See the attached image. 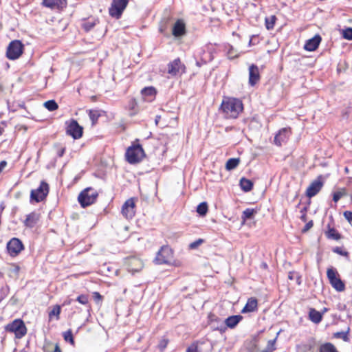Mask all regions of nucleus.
I'll return each mask as SVG.
<instances>
[{
    "mask_svg": "<svg viewBox=\"0 0 352 352\" xmlns=\"http://www.w3.org/2000/svg\"><path fill=\"white\" fill-rule=\"evenodd\" d=\"M221 109L227 118L236 119L243 111V104L239 98L227 97L223 100Z\"/></svg>",
    "mask_w": 352,
    "mask_h": 352,
    "instance_id": "f257e3e1",
    "label": "nucleus"
},
{
    "mask_svg": "<svg viewBox=\"0 0 352 352\" xmlns=\"http://www.w3.org/2000/svg\"><path fill=\"white\" fill-rule=\"evenodd\" d=\"M126 161L131 164L139 163L145 157V153L140 144H133L126 151Z\"/></svg>",
    "mask_w": 352,
    "mask_h": 352,
    "instance_id": "f03ea898",
    "label": "nucleus"
},
{
    "mask_svg": "<svg viewBox=\"0 0 352 352\" xmlns=\"http://www.w3.org/2000/svg\"><path fill=\"white\" fill-rule=\"evenodd\" d=\"M98 197V193L96 189L87 187L80 192L78 201L82 208H86L94 204Z\"/></svg>",
    "mask_w": 352,
    "mask_h": 352,
    "instance_id": "7ed1b4c3",
    "label": "nucleus"
},
{
    "mask_svg": "<svg viewBox=\"0 0 352 352\" xmlns=\"http://www.w3.org/2000/svg\"><path fill=\"white\" fill-rule=\"evenodd\" d=\"M24 45L19 40L11 41L6 51V57L10 60H16L19 58L23 52Z\"/></svg>",
    "mask_w": 352,
    "mask_h": 352,
    "instance_id": "20e7f679",
    "label": "nucleus"
},
{
    "mask_svg": "<svg viewBox=\"0 0 352 352\" xmlns=\"http://www.w3.org/2000/svg\"><path fill=\"white\" fill-rule=\"evenodd\" d=\"M49 192V185L44 181H42L39 186L30 192V202L38 203L42 201L47 196Z\"/></svg>",
    "mask_w": 352,
    "mask_h": 352,
    "instance_id": "39448f33",
    "label": "nucleus"
},
{
    "mask_svg": "<svg viewBox=\"0 0 352 352\" xmlns=\"http://www.w3.org/2000/svg\"><path fill=\"white\" fill-rule=\"evenodd\" d=\"M7 331L14 333L16 338H23L27 333V328L24 322L21 319H16L6 327Z\"/></svg>",
    "mask_w": 352,
    "mask_h": 352,
    "instance_id": "423d86ee",
    "label": "nucleus"
},
{
    "mask_svg": "<svg viewBox=\"0 0 352 352\" xmlns=\"http://www.w3.org/2000/svg\"><path fill=\"white\" fill-rule=\"evenodd\" d=\"M327 276L330 284L336 291L343 292L345 289V285L335 269H327Z\"/></svg>",
    "mask_w": 352,
    "mask_h": 352,
    "instance_id": "0eeeda50",
    "label": "nucleus"
},
{
    "mask_svg": "<svg viewBox=\"0 0 352 352\" xmlns=\"http://www.w3.org/2000/svg\"><path fill=\"white\" fill-rule=\"evenodd\" d=\"M128 3L129 0H112L109 9V15L117 19H120Z\"/></svg>",
    "mask_w": 352,
    "mask_h": 352,
    "instance_id": "6e6552de",
    "label": "nucleus"
},
{
    "mask_svg": "<svg viewBox=\"0 0 352 352\" xmlns=\"http://www.w3.org/2000/svg\"><path fill=\"white\" fill-rule=\"evenodd\" d=\"M66 133L67 135L75 140L79 139L82 136L83 128L76 120L72 119L69 122H66Z\"/></svg>",
    "mask_w": 352,
    "mask_h": 352,
    "instance_id": "1a4fd4ad",
    "label": "nucleus"
},
{
    "mask_svg": "<svg viewBox=\"0 0 352 352\" xmlns=\"http://www.w3.org/2000/svg\"><path fill=\"white\" fill-rule=\"evenodd\" d=\"M173 258V251L167 245L162 246L157 252L155 261L157 264L169 263Z\"/></svg>",
    "mask_w": 352,
    "mask_h": 352,
    "instance_id": "9d476101",
    "label": "nucleus"
},
{
    "mask_svg": "<svg viewBox=\"0 0 352 352\" xmlns=\"http://www.w3.org/2000/svg\"><path fill=\"white\" fill-rule=\"evenodd\" d=\"M6 248L8 254L14 257L24 249V245L20 239L13 237L8 242Z\"/></svg>",
    "mask_w": 352,
    "mask_h": 352,
    "instance_id": "9b49d317",
    "label": "nucleus"
},
{
    "mask_svg": "<svg viewBox=\"0 0 352 352\" xmlns=\"http://www.w3.org/2000/svg\"><path fill=\"white\" fill-rule=\"evenodd\" d=\"M186 72V67L179 58L168 64V73L172 76L182 75Z\"/></svg>",
    "mask_w": 352,
    "mask_h": 352,
    "instance_id": "f8f14e48",
    "label": "nucleus"
},
{
    "mask_svg": "<svg viewBox=\"0 0 352 352\" xmlns=\"http://www.w3.org/2000/svg\"><path fill=\"white\" fill-rule=\"evenodd\" d=\"M135 199H127L122 206V214L126 219H132L135 215Z\"/></svg>",
    "mask_w": 352,
    "mask_h": 352,
    "instance_id": "ddd939ff",
    "label": "nucleus"
},
{
    "mask_svg": "<svg viewBox=\"0 0 352 352\" xmlns=\"http://www.w3.org/2000/svg\"><path fill=\"white\" fill-rule=\"evenodd\" d=\"M322 186L323 182L321 180V176H320L308 186L306 190V196L309 198L316 196L320 191Z\"/></svg>",
    "mask_w": 352,
    "mask_h": 352,
    "instance_id": "4468645a",
    "label": "nucleus"
},
{
    "mask_svg": "<svg viewBox=\"0 0 352 352\" xmlns=\"http://www.w3.org/2000/svg\"><path fill=\"white\" fill-rule=\"evenodd\" d=\"M208 324L212 330H218L224 331L226 327L221 319L212 313H210L208 316Z\"/></svg>",
    "mask_w": 352,
    "mask_h": 352,
    "instance_id": "2eb2a0df",
    "label": "nucleus"
},
{
    "mask_svg": "<svg viewBox=\"0 0 352 352\" xmlns=\"http://www.w3.org/2000/svg\"><path fill=\"white\" fill-rule=\"evenodd\" d=\"M290 133L291 132L289 128H283L280 129L274 137V144L278 146H280L283 143H285L287 141Z\"/></svg>",
    "mask_w": 352,
    "mask_h": 352,
    "instance_id": "dca6fc26",
    "label": "nucleus"
},
{
    "mask_svg": "<svg viewBox=\"0 0 352 352\" xmlns=\"http://www.w3.org/2000/svg\"><path fill=\"white\" fill-rule=\"evenodd\" d=\"M42 4L51 9L61 10L66 8L67 1V0H43Z\"/></svg>",
    "mask_w": 352,
    "mask_h": 352,
    "instance_id": "f3484780",
    "label": "nucleus"
},
{
    "mask_svg": "<svg viewBox=\"0 0 352 352\" xmlns=\"http://www.w3.org/2000/svg\"><path fill=\"white\" fill-rule=\"evenodd\" d=\"M260 80V74L257 65L252 64L249 67V84L255 85Z\"/></svg>",
    "mask_w": 352,
    "mask_h": 352,
    "instance_id": "a211bd4d",
    "label": "nucleus"
},
{
    "mask_svg": "<svg viewBox=\"0 0 352 352\" xmlns=\"http://www.w3.org/2000/svg\"><path fill=\"white\" fill-rule=\"evenodd\" d=\"M186 25L182 19H178L174 24L172 30L173 35L176 37H181L186 34Z\"/></svg>",
    "mask_w": 352,
    "mask_h": 352,
    "instance_id": "6ab92c4d",
    "label": "nucleus"
},
{
    "mask_svg": "<svg viewBox=\"0 0 352 352\" xmlns=\"http://www.w3.org/2000/svg\"><path fill=\"white\" fill-rule=\"evenodd\" d=\"M322 38L319 34H316L313 38L307 41L305 44L304 48L307 51H315L319 46Z\"/></svg>",
    "mask_w": 352,
    "mask_h": 352,
    "instance_id": "aec40b11",
    "label": "nucleus"
},
{
    "mask_svg": "<svg viewBox=\"0 0 352 352\" xmlns=\"http://www.w3.org/2000/svg\"><path fill=\"white\" fill-rule=\"evenodd\" d=\"M40 219V214L35 211L32 212L26 216L25 219L23 221L24 226L28 228H34Z\"/></svg>",
    "mask_w": 352,
    "mask_h": 352,
    "instance_id": "412c9836",
    "label": "nucleus"
},
{
    "mask_svg": "<svg viewBox=\"0 0 352 352\" xmlns=\"http://www.w3.org/2000/svg\"><path fill=\"white\" fill-rule=\"evenodd\" d=\"M157 91L154 87H146L141 90V95L144 101L151 102L155 98Z\"/></svg>",
    "mask_w": 352,
    "mask_h": 352,
    "instance_id": "4be33fe9",
    "label": "nucleus"
},
{
    "mask_svg": "<svg viewBox=\"0 0 352 352\" xmlns=\"http://www.w3.org/2000/svg\"><path fill=\"white\" fill-rule=\"evenodd\" d=\"M258 309V301L255 298H248L245 305L241 310L242 314L250 313L257 311Z\"/></svg>",
    "mask_w": 352,
    "mask_h": 352,
    "instance_id": "5701e85b",
    "label": "nucleus"
},
{
    "mask_svg": "<svg viewBox=\"0 0 352 352\" xmlns=\"http://www.w3.org/2000/svg\"><path fill=\"white\" fill-rule=\"evenodd\" d=\"M243 319V316L241 315H234L228 317L225 321V327L230 329L234 328Z\"/></svg>",
    "mask_w": 352,
    "mask_h": 352,
    "instance_id": "b1692460",
    "label": "nucleus"
},
{
    "mask_svg": "<svg viewBox=\"0 0 352 352\" xmlns=\"http://www.w3.org/2000/svg\"><path fill=\"white\" fill-rule=\"evenodd\" d=\"M309 318L311 322L318 324L321 322L322 315L320 311L316 310L314 308H310L309 311Z\"/></svg>",
    "mask_w": 352,
    "mask_h": 352,
    "instance_id": "393cba45",
    "label": "nucleus"
},
{
    "mask_svg": "<svg viewBox=\"0 0 352 352\" xmlns=\"http://www.w3.org/2000/svg\"><path fill=\"white\" fill-rule=\"evenodd\" d=\"M239 186L244 192H249L252 189L254 184L250 179L242 177L239 181Z\"/></svg>",
    "mask_w": 352,
    "mask_h": 352,
    "instance_id": "a878e982",
    "label": "nucleus"
},
{
    "mask_svg": "<svg viewBox=\"0 0 352 352\" xmlns=\"http://www.w3.org/2000/svg\"><path fill=\"white\" fill-rule=\"evenodd\" d=\"M240 163V158H230L226 164L227 170H232L236 168Z\"/></svg>",
    "mask_w": 352,
    "mask_h": 352,
    "instance_id": "bb28decb",
    "label": "nucleus"
},
{
    "mask_svg": "<svg viewBox=\"0 0 352 352\" xmlns=\"http://www.w3.org/2000/svg\"><path fill=\"white\" fill-rule=\"evenodd\" d=\"M256 210L253 208H246L242 213L241 218L243 221L247 219H252L254 218V215L256 214Z\"/></svg>",
    "mask_w": 352,
    "mask_h": 352,
    "instance_id": "cd10ccee",
    "label": "nucleus"
},
{
    "mask_svg": "<svg viewBox=\"0 0 352 352\" xmlns=\"http://www.w3.org/2000/svg\"><path fill=\"white\" fill-rule=\"evenodd\" d=\"M101 116L100 111L98 109H90L89 110V117L91 120L92 125H95L99 117Z\"/></svg>",
    "mask_w": 352,
    "mask_h": 352,
    "instance_id": "c85d7f7f",
    "label": "nucleus"
},
{
    "mask_svg": "<svg viewBox=\"0 0 352 352\" xmlns=\"http://www.w3.org/2000/svg\"><path fill=\"white\" fill-rule=\"evenodd\" d=\"M326 235L327 238L334 240H339L342 237L340 234L333 228H329Z\"/></svg>",
    "mask_w": 352,
    "mask_h": 352,
    "instance_id": "c756f323",
    "label": "nucleus"
},
{
    "mask_svg": "<svg viewBox=\"0 0 352 352\" xmlns=\"http://www.w3.org/2000/svg\"><path fill=\"white\" fill-rule=\"evenodd\" d=\"M320 352H338L335 346L330 343L327 342L323 344L320 347Z\"/></svg>",
    "mask_w": 352,
    "mask_h": 352,
    "instance_id": "7c9ffc66",
    "label": "nucleus"
},
{
    "mask_svg": "<svg viewBox=\"0 0 352 352\" xmlns=\"http://www.w3.org/2000/svg\"><path fill=\"white\" fill-rule=\"evenodd\" d=\"M350 331V327L347 328V330L346 331H338L333 333V337L335 338H340L342 339L344 342H349V333Z\"/></svg>",
    "mask_w": 352,
    "mask_h": 352,
    "instance_id": "2f4dec72",
    "label": "nucleus"
},
{
    "mask_svg": "<svg viewBox=\"0 0 352 352\" xmlns=\"http://www.w3.org/2000/svg\"><path fill=\"white\" fill-rule=\"evenodd\" d=\"M276 19L275 15H271L265 18V22L267 30H270L274 28Z\"/></svg>",
    "mask_w": 352,
    "mask_h": 352,
    "instance_id": "473e14b6",
    "label": "nucleus"
},
{
    "mask_svg": "<svg viewBox=\"0 0 352 352\" xmlns=\"http://www.w3.org/2000/svg\"><path fill=\"white\" fill-rule=\"evenodd\" d=\"M44 107L50 111H55L58 108V105L54 100H50L45 102Z\"/></svg>",
    "mask_w": 352,
    "mask_h": 352,
    "instance_id": "72a5a7b5",
    "label": "nucleus"
},
{
    "mask_svg": "<svg viewBox=\"0 0 352 352\" xmlns=\"http://www.w3.org/2000/svg\"><path fill=\"white\" fill-rule=\"evenodd\" d=\"M197 212L200 216H205L208 212V204L206 202L200 203L197 207Z\"/></svg>",
    "mask_w": 352,
    "mask_h": 352,
    "instance_id": "f704fd0d",
    "label": "nucleus"
},
{
    "mask_svg": "<svg viewBox=\"0 0 352 352\" xmlns=\"http://www.w3.org/2000/svg\"><path fill=\"white\" fill-rule=\"evenodd\" d=\"M276 341V338L270 340L267 342V344L266 347L262 351V352H272L276 349L275 344Z\"/></svg>",
    "mask_w": 352,
    "mask_h": 352,
    "instance_id": "c9c22d12",
    "label": "nucleus"
},
{
    "mask_svg": "<svg viewBox=\"0 0 352 352\" xmlns=\"http://www.w3.org/2000/svg\"><path fill=\"white\" fill-rule=\"evenodd\" d=\"M138 102L135 98H131L129 102V109L133 112L131 113V116H133L137 112Z\"/></svg>",
    "mask_w": 352,
    "mask_h": 352,
    "instance_id": "e433bc0d",
    "label": "nucleus"
},
{
    "mask_svg": "<svg viewBox=\"0 0 352 352\" xmlns=\"http://www.w3.org/2000/svg\"><path fill=\"white\" fill-rule=\"evenodd\" d=\"M63 338L66 342H69L74 344V340L72 335V332L70 329L63 333Z\"/></svg>",
    "mask_w": 352,
    "mask_h": 352,
    "instance_id": "4c0bfd02",
    "label": "nucleus"
},
{
    "mask_svg": "<svg viewBox=\"0 0 352 352\" xmlns=\"http://www.w3.org/2000/svg\"><path fill=\"white\" fill-rule=\"evenodd\" d=\"M342 36L346 40H352V28H347L343 30Z\"/></svg>",
    "mask_w": 352,
    "mask_h": 352,
    "instance_id": "58836bf2",
    "label": "nucleus"
},
{
    "mask_svg": "<svg viewBox=\"0 0 352 352\" xmlns=\"http://www.w3.org/2000/svg\"><path fill=\"white\" fill-rule=\"evenodd\" d=\"M60 313V307L58 305H55L52 311L49 313V316L52 317V316H56L57 319L59 318V315Z\"/></svg>",
    "mask_w": 352,
    "mask_h": 352,
    "instance_id": "ea45409f",
    "label": "nucleus"
},
{
    "mask_svg": "<svg viewBox=\"0 0 352 352\" xmlns=\"http://www.w3.org/2000/svg\"><path fill=\"white\" fill-rule=\"evenodd\" d=\"M95 25V21H88L83 23L82 27L86 32H89L94 28Z\"/></svg>",
    "mask_w": 352,
    "mask_h": 352,
    "instance_id": "a19ab883",
    "label": "nucleus"
},
{
    "mask_svg": "<svg viewBox=\"0 0 352 352\" xmlns=\"http://www.w3.org/2000/svg\"><path fill=\"white\" fill-rule=\"evenodd\" d=\"M288 278L289 280H296V283L300 284V277L298 273L295 272H289L288 274Z\"/></svg>",
    "mask_w": 352,
    "mask_h": 352,
    "instance_id": "79ce46f5",
    "label": "nucleus"
},
{
    "mask_svg": "<svg viewBox=\"0 0 352 352\" xmlns=\"http://www.w3.org/2000/svg\"><path fill=\"white\" fill-rule=\"evenodd\" d=\"M76 300L82 305H87L89 302V298L87 295L81 294L77 297Z\"/></svg>",
    "mask_w": 352,
    "mask_h": 352,
    "instance_id": "37998d69",
    "label": "nucleus"
},
{
    "mask_svg": "<svg viewBox=\"0 0 352 352\" xmlns=\"http://www.w3.org/2000/svg\"><path fill=\"white\" fill-rule=\"evenodd\" d=\"M333 252L340 254L341 256H344L346 257H349V252L346 251H343L341 248L340 247H336L333 249Z\"/></svg>",
    "mask_w": 352,
    "mask_h": 352,
    "instance_id": "c03bdc74",
    "label": "nucleus"
},
{
    "mask_svg": "<svg viewBox=\"0 0 352 352\" xmlns=\"http://www.w3.org/2000/svg\"><path fill=\"white\" fill-rule=\"evenodd\" d=\"M204 239H199L196 241H195L194 242L190 243L189 245V248L192 250H194V249H196L197 248H198L201 244H202L204 243Z\"/></svg>",
    "mask_w": 352,
    "mask_h": 352,
    "instance_id": "a18cd8bd",
    "label": "nucleus"
},
{
    "mask_svg": "<svg viewBox=\"0 0 352 352\" xmlns=\"http://www.w3.org/2000/svg\"><path fill=\"white\" fill-rule=\"evenodd\" d=\"M168 343V340L167 339H165V338L162 339L160 341L159 344H158L159 349L161 351H164L166 348Z\"/></svg>",
    "mask_w": 352,
    "mask_h": 352,
    "instance_id": "49530a36",
    "label": "nucleus"
},
{
    "mask_svg": "<svg viewBox=\"0 0 352 352\" xmlns=\"http://www.w3.org/2000/svg\"><path fill=\"white\" fill-rule=\"evenodd\" d=\"M344 195V193L342 192L341 191H337V192H335L333 194V200L334 202H338L340 199L341 197Z\"/></svg>",
    "mask_w": 352,
    "mask_h": 352,
    "instance_id": "de8ad7c7",
    "label": "nucleus"
},
{
    "mask_svg": "<svg viewBox=\"0 0 352 352\" xmlns=\"http://www.w3.org/2000/svg\"><path fill=\"white\" fill-rule=\"evenodd\" d=\"M344 218L349 221V223L352 226V212L351 211H345L343 214Z\"/></svg>",
    "mask_w": 352,
    "mask_h": 352,
    "instance_id": "09e8293b",
    "label": "nucleus"
},
{
    "mask_svg": "<svg viewBox=\"0 0 352 352\" xmlns=\"http://www.w3.org/2000/svg\"><path fill=\"white\" fill-rule=\"evenodd\" d=\"M307 210V207L305 206L300 210V212L302 213V215L300 216V219L305 222L307 221V214L306 212Z\"/></svg>",
    "mask_w": 352,
    "mask_h": 352,
    "instance_id": "8fccbe9b",
    "label": "nucleus"
},
{
    "mask_svg": "<svg viewBox=\"0 0 352 352\" xmlns=\"http://www.w3.org/2000/svg\"><path fill=\"white\" fill-rule=\"evenodd\" d=\"M313 226H314L313 221L312 220L309 221V222H307L305 224V227L302 229V232H307L309 229H311L313 227Z\"/></svg>",
    "mask_w": 352,
    "mask_h": 352,
    "instance_id": "3c124183",
    "label": "nucleus"
},
{
    "mask_svg": "<svg viewBox=\"0 0 352 352\" xmlns=\"http://www.w3.org/2000/svg\"><path fill=\"white\" fill-rule=\"evenodd\" d=\"M186 352H200L198 349V346L195 344H192L189 346L187 349Z\"/></svg>",
    "mask_w": 352,
    "mask_h": 352,
    "instance_id": "603ef678",
    "label": "nucleus"
},
{
    "mask_svg": "<svg viewBox=\"0 0 352 352\" xmlns=\"http://www.w3.org/2000/svg\"><path fill=\"white\" fill-rule=\"evenodd\" d=\"M94 298L96 301L101 300L102 299V296L100 294L99 292H94Z\"/></svg>",
    "mask_w": 352,
    "mask_h": 352,
    "instance_id": "864d4df0",
    "label": "nucleus"
},
{
    "mask_svg": "<svg viewBox=\"0 0 352 352\" xmlns=\"http://www.w3.org/2000/svg\"><path fill=\"white\" fill-rule=\"evenodd\" d=\"M131 263H138V264H139V265H140V268L141 267V265H142L141 262H140L138 259H137V258H131Z\"/></svg>",
    "mask_w": 352,
    "mask_h": 352,
    "instance_id": "5fc2aeb1",
    "label": "nucleus"
},
{
    "mask_svg": "<svg viewBox=\"0 0 352 352\" xmlns=\"http://www.w3.org/2000/svg\"><path fill=\"white\" fill-rule=\"evenodd\" d=\"M65 148H62L58 152V157H62L64 153H65Z\"/></svg>",
    "mask_w": 352,
    "mask_h": 352,
    "instance_id": "6e6d98bb",
    "label": "nucleus"
},
{
    "mask_svg": "<svg viewBox=\"0 0 352 352\" xmlns=\"http://www.w3.org/2000/svg\"><path fill=\"white\" fill-rule=\"evenodd\" d=\"M53 352H61L60 349L58 345H56L55 349Z\"/></svg>",
    "mask_w": 352,
    "mask_h": 352,
    "instance_id": "4d7b16f0",
    "label": "nucleus"
},
{
    "mask_svg": "<svg viewBox=\"0 0 352 352\" xmlns=\"http://www.w3.org/2000/svg\"><path fill=\"white\" fill-rule=\"evenodd\" d=\"M160 119V116H157L156 118H155V120L156 124H157Z\"/></svg>",
    "mask_w": 352,
    "mask_h": 352,
    "instance_id": "13d9d810",
    "label": "nucleus"
},
{
    "mask_svg": "<svg viewBox=\"0 0 352 352\" xmlns=\"http://www.w3.org/2000/svg\"><path fill=\"white\" fill-rule=\"evenodd\" d=\"M72 300L69 299L68 300H65L63 305H69L71 303Z\"/></svg>",
    "mask_w": 352,
    "mask_h": 352,
    "instance_id": "bf43d9fd",
    "label": "nucleus"
},
{
    "mask_svg": "<svg viewBox=\"0 0 352 352\" xmlns=\"http://www.w3.org/2000/svg\"><path fill=\"white\" fill-rule=\"evenodd\" d=\"M344 170H345V172H346V173H349V168H348V167H345Z\"/></svg>",
    "mask_w": 352,
    "mask_h": 352,
    "instance_id": "052dcab7",
    "label": "nucleus"
},
{
    "mask_svg": "<svg viewBox=\"0 0 352 352\" xmlns=\"http://www.w3.org/2000/svg\"><path fill=\"white\" fill-rule=\"evenodd\" d=\"M196 64H197V66H199V67H200V66H201V65H200V63H199V62H197V63H196Z\"/></svg>",
    "mask_w": 352,
    "mask_h": 352,
    "instance_id": "680f3d73",
    "label": "nucleus"
},
{
    "mask_svg": "<svg viewBox=\"0 0 352 352\" xmlns=\"http://www.w3.org/2000/svg\"><path fill=\"white\" fill-rule=\"evenodd\" d=\"M21 107H24V104L19 105Z\"/></svg>",
    "mask_w": 352,
    "mask_h": 352,
    "instance_id": "e2e57ef3",
    "label": "nucleus"
},
{
    "mask_svg": "<svg viewBox=\"0 0 352 352\" xmlns=\"http://www.w3.org/2000/svg\"><path fill=\"white\" fill-rule=\"evenodd\" d=\"M160 31L161 32H163L162 28H160Z\"/></svg>",
    "mask_w": 352,
    "mask_h": 352,
    "instance_id": "0e129e2a",
    "label": "nucleus"
},
{
    "mask_svg": "<svg viewBox=\"0 0 352 352\" xmlns=\"http://www.w3.org/2000/svg\"><path fill=\"white\" fill-rule=\"evenodd\" d=\"M263 267H267V264H263Z\"/></svg>",
    "mask_w": 352,
    "mask_h": 352,
    "instance_id": "69168bd1",
    "label": "nucleus"
},
{
    "mask_svg": "<svg viewBox=\"0 0 352 352\" xmlns=\"http://www.w3.org/2000/svg\"><path fill=\"white\" fill-rule=\"evenodd\" d=\"M251 43H252V39H250V43H249V44L250 45V44H251Z\"/></svg>",
    "mask_w": 352,
    "mask_h": 352,
    "instance_id": "338daca9",
    "label": "nucleus"
},
{
    "mask_svg": "<svg viewBox=\"0 0 352 352\" xmlns=\"http://www.w3.org/2000/svg\"><path fill=\"white\" fill-rule=\"evenodd\" d=\"M134 270H135V271H138V270H139V269H138V268H137V269H135Z\"/></svg>",
    "mask_w": 352,
    "mask_h": 352,
    "instance_id": "774afa93",
    "label": "nucleus"
}]
</instances>
